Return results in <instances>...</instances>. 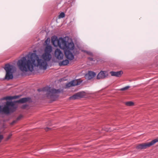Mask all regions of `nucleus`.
<instances>
[{
    "label": "nucleus",
    "instance_id": "1a4fd4ad",
    "mask_svg": "<svg viewBox=\"0 0 158 158\" xmlns=\"http://www.w3.org/2000/svg\"><path fill=\"white\" fill-rule=\"evenodd\" d=\"M55 57L58 60H61L63 58L64 54L58 48L56 49L55 52Z\"/></svg>",
    "mask_w": 158,
    "mask_h": 158
},
{
    "label": "nucleus",
    "instance_id": "bb28decb",
    "mask_svg": "<svg viewBox=\"0 0 158 158\" xmlns=\"http://www.w3.org/2000/svg\"><path fill=\"white\" fill-rule=\"evenodd\" d=\"M3 137L2 135H0V142L1 140L3 139Z\"/></svg>",
    "mask_w": 158,
    "mask_h": 158
},
{
    "label": "nucleus",
    "instance_id": "412c9836",
    "mask_svg": "<svg viewBox=\"0 0 158 158\" xmlns=\"http://www.w3.org/2000/svg\"><path fill=\"white\" fill-rule=\"evenodd\" d=\"M75 0H72V1L69 0L68 2L70 4V5L72 6L74 4Z\"/></svg>",
    "mask_w": 158,
    "mask_h": 158
},
{
    "label": "nucleus",
    "instance_id": "b1692460",
    "mask_svg": "<svg viewBox=\"0 0 158 158\" xmlns=\"http://www.w3.org/2000/svg\"><path fill=\"white\" fill-rule=\"evenodd\" d=\"M17 122V120H14V121H13L11 123H10V125H13L14 123H16V122Z\"/></svg>",
    "mask_w": 158,
    "mask_h": 158
},
{
    "label": "nucleus",
    "instance_id": "c85d7f7f",
    "mask_svg": "<svg viewBox=\"0 0 158 158\" xmlns=\"http://www.w3.org/2000/svg\"><path fill=\"white\" fill-rule=\"evenodd\" d=\"M2 106L0 105V113L2 112Z\"/></svg>",
    "mask_w": 158,
    "mask_h": 158
},
{
    "label": "nucleus",
    "instance_id": "2eb2a0df",
    "mask_svg": "<svg viewBox=\"0 0 158 158\" xmlns=\"http://www.w3.org/2000/svg\"><path fill=\"white\" fill-rule=\"evenodd\" d=\"M81 82L82 81L78 79L73 80L71 81L72 85L73 86L79 85Z\"/></svg>",
    "mask_w": 158,
    "mask_h": 158
},
{
    "label": "nucleus",
    "instance_id": "39448f33",
    "mask_svg": "<svg viewBox=\"0 0 158 158\" xmlns=\"http://www.w3.org/2000/svg\"><path fill=\"white\" fill-rule=\"evenodd\" d=\"M14 66L9 64H5L4 69L6 71V74L5 78L7 80H10L13 79V70Z\"/></svg>",
    "mask_w": 158,
    "mask_h": 158
},
{
    "label": "nucleus",
    "instance_id": "4468645a",
    "mask_svg": "<svg viewBox=\"0 0 158 158\" xmlns=\"http://www.w3.org/2000/svg\"><path fill=\"white\" fill-rule=\"evenodd\" d=\"M30 99V98H23L17 101L16 102L18 103H24L27 102Z\"/></svg>",
    "mask_w": 158,
    "mask_h": 158
},
{
    "label": "nucleus",
    "instance_id": "5701e85b",
    "mask_svg": "<svg viewBox=\"0 0 158 158\" xmlns=\"http://www.w3.org/2000/svg\"><path fill=\"white\" fill-rule=\"evenodd\" d=\"M22 117V116L21 115H20L17 118L16 120H17V121H18Z\"/></svg>",
    "mask_w": 158,
    "mask_h": 158
},
{
    "label": "nucleus",
    "instance_id": "6ab92c4d",
    "mask_svg": "<svg viewBox=\"0 0 158 158\" xmlns=\"http://www.w3.org/2000/svg\"><path fill=\"white\" fill-rule=\"evenodd\" d=\"M126 105L127 106H132L134 105V103L132 102H128L125 103Z\"/></svg>",
    "mask_w": 158,
    "mask_h": 158
},
{
    "label": "nucleus",
    "instance_id": "423d86ee",
    "mask_svg": "<svg viewBox=\"0 0 158 158\" xmlns=\"http://www.w3.org/2000/svg\"><path fill=\"white\" fill-rule=\"evenodd\" d=\"M157 142H158V138L156 139L149 143L140 144L136 147V148L139 150L145 149L153 145Z\"/></svg>",
    "mask_w": 158,
    "mask_h": 158
},
{
    "label": "nucleus",
    "instance_id": "f257e3e1",
    "mask_svg": "<svg viewBox=\"0 0 158 158\" xmlns=\"http://www.w3.org/2000/svg\"><path fill=\"white\" fill-rule=\"evenodd\" d=\"M52 42L54 47L58 46L63 49L65 55L70 60H72L74 56L72 52L74 48V44L72 39L68 37L63 38L58 37L56 36H52L51 38Z\"/></svg>",
    "mask_w": 158,
    "mask_h": 158
},
{
    "label": "nucleus",
    "instance_id": "7ed1b4c3",
    "mask_svg": "<svg viewBox=\"0 0 158 158\" xmlns=\"http://www.w3.org/2000/svg\"><path fill=\"white\" fill-rule=\"evenodd\" d=\"M49 52H46L42 56V59H40L39 57L36 53H34L36 55V57H34L35 62H36V67L40 66L41 68H43L44 69H46L47 66L48 61L50 60L51 59V55Z\"/></svg>",
    "mask_w": 158,
    "mask_h": 158
},
{
    "label": "nucleus",
    "instance_id": "9b49d317",
    "mask_svg": "<svg viewBox=\"0 0 158 158\" xmlns=\"http://www.w3.org/2000/svg\"><path fill=\"white\" fill-rule=\"evenodd\" d=\"M107 72L105 71H101L98 75L97 79H103L105 78L107 76Z\"/></svg>",
    "mask_w": 158,
    "mask_h": 158
},
{
    "label": "nucleus",
    "instance_id": "473e14b6",
    "mask_svg": "<svg viewBox=\"0 0 158 158\" xmlns=\"http://www.w3.org/2000/svg\"><path fill=\"white\" fill-rule=\"evenodd\" d=\"M106 131H108V130H106Z\"/></svg>",
    "mask_w": 158,
    "mask_h": 158
},
{
    "label": "nucleus",
    "instance_id": "f8f14e48",
    "mask_svg": "<svg viewBox=\"0 0 158 158\" xmlns=\"http://www.w3.org/2000/svg\"><path fill=\"white\" fill-rule=\"evenodd\" d=\"M110 73L112 76L120 77L123 74V72L122 71L117 72L111 71Z\"/></svg>",
    "mask_w": 158,
    "mask_h": 158
},
{
    "label": "nucleus",
    "instance_id": "4be33fe9",
    "mask_svg": "<svg viewBox=\"0 0 158 158\" xmlns=\"http://www.w3.org/2000/svg\"><path fill=\"white\" fill-rule=\"evenodd\" d=\"M71 86H73L72 85L71 82H69L67 83L66 85V87H70Z\"/></svg>",
    "mask_w": 158,
    "mask_h": 158
},
{
    "label": "nucleus",
    "instance_id": "c756f323",
    "mask_svg": "<svg viewBox=\"0 0 158 158\" xmlns=\"http://www.w3.org/2000/svg\"><path fill=\"white\" fill-rule=\"evenodd\" d=\"M48 38L45 41V43L47 44H48Z\"/></svg>",
    "mask_w": 158,
    "mask_h": 158
},
{
    "label": "nucleus",
    "instance_id": "aec40b11",
    "mask_svg": "<svg viewBox=\"0 0 158 158\" xmlns=\"http://www.w3.org/2000/svg\"><path fill=\"white\" fill-rule=\"evenodd\" d=\"M130 87V86H127L124 87H123V88L120 89H119V90L120 91H124V90L127 89Z\"/></svg>",
    "mask_w": 158,
    "mask_h": 158
},
{
    "label": "nucleus",
    "instance_id": "a878e982",
    "mask_svg": "<svg viewBox=\"0 0 158 158\" xmlns=\"http://www.w3.org/2000/svg\"><path fill=\"white\" fill-rule=\"evenodd\" d=\"M27 106V105H24L22 106L21 108L22 109H24Z\"/></svg>",
    "mask_w": 158,
    "mask_h": 158
},
{
    "label": "nucleus",
    "instance_id": "9d476101",
    "mask_svg": "<svg viewBox=\"0 0 158 158\" xmlns=\"http://www.w3.org/2000/svg\"><path fill=\"white\" fill-rule=\"evenodd\" d=\"M96 73L95 72L89 71L88 73L85 75V77L86 79L89 80L94 77Z\"/></svg>",
    "mask_w": 158,
    "mask_h": 158
},
{
    "label": "nucleus",
    "instance_id": "6e6552de",
    "mask_svg": "<svg viewBox=\"0 0 158 158\" xmlns=\"http://www.w3.org/2000/svg\"><path fill=\"white\" fill-rule=\"evenodd\" d=\"M84 96V94L82 92H78L69 97L70 100H75L83 98Z\"/></svg>",
    "mask_w": 158,
    "mask_h": 158
},
{
    "label": "nucleus",
    "instance_id": "f03ea898",
    "mask_svg": "<svg viewBox=\"0 0 158 158\" xmlns=\"http://www.w3.org/2000/svg\"><path fill=\"white\" fill-rule=\"evenodd\" d=\"M36 56L34 53L30 52L27 56L22 57L17 63L19 69L23 72H32L34 67H36L34 59Z\"/></svg>",
    "mask_w": 158,
    "mask_h": 158
},
{
    "label": "nucleus",
    "instance_id": "7c9ffc66",
    "mask_svg": "<svg viewBox=\"0 0 158 158\" xmlns=\"http://www.w3.org/2000/svg\"><path fill=\"white\" fill-rule=\"evenodd\" d=\"M49 48H50V50H51V46H47L46 47V48L47 49H48Z\"/></svg>",
    "mask_w": 158,
    "mask_h": 158
},
{
    "label": "nucleus",
    "instance_id": "0eeeda50",
    "mask_svg": "<svg viewBox=\"0 0 158 158\" xmlns=\"http://www.w3.org/2000/svg\"><path fill=\"white\" fill-rule=\"evenodd\" d=\"M13 103L12 102H7L6 105L2 108V112L6 114H8L10 113L13 112V111L11 110V108L9 107V106H13Z\"/></svg>",
    "mask_w": 158,
    "mask_h": 158
},
{
    "label": "nucleus",
    "instance_id": "cd10ccee",
    "mask_svg": "<svg viewBox=\"0 0 158 158\" xmlns=\"http://www.w3.org/2000/svg\"><path fill=\"white\" fill-rule=\"evenodd\" d=\"M88 59L90 61H93V58L92 57H89L88 58Z\"/></svg>",
    "mask_w": 158,
    "mask_h": 158
},
{
    "label": "nucleus",
    "instance_id": "ddd939ff",
    "mask_svg": "<svg viewBox=\"0 0 158 158\" xmlns=\"http://www.w3.org/2000/svg\"><path fill=\"white\" fill-rule=\"evenodd\" d=\"M19 97V95H16V96H6V97H4L3 98H2L1 99L2 100H11L13 99H16L18 98Z\"/></svg>",
    "mask_w": 158,
    "mask_h": 158
},
{
    "label": "nucleus",
    "instance_id": "393cba45",
    "mask_svg": "<svg viewBox=\"0 0 158 158\" xmlns=\"http://www.w3.org/2000/svg\"><path fill=\"white\" fill-rule=\"evenodd\" d=\"M51 129V128L48 127H46L45 128V130L46 131H48L49 130H50Z\"/></svg>",
    "mask_w": 158,
    "mask_h": 158
},
{
    "label": "nucleus",
    "instance_id": "dca6fc26",
    "mask_svg": "<svg viewBox=\"0 0 158 158\" xmlns=\"http://www.w3.org/2000/svg\"><path fill=\"white\" fill-rule=\"evenodd\" d=\"M68 59H66L65 60H63L62 61H61L60 63H59V65L60 66L62 65H67L69 63V59H68Z\"/></svg>",
    "mask_w": 158,
    "mask_h": 158
},
{
    "label": "nucleus",
    "instance_id": "f3484780",
    "mask_svg": "<svg viewBox=\"0 0 158 158\" xmlns=\"http://www.w3.org/2000/svg\"><path fill=\"white\" fill-rule=\"evenodd\" d=\"M65 15L64 13L63 12H62L58 16L59 18L60 19L63 18L65 17Z\"/></svg>",
    "mask_w": 158,
    "mask_h": 158
},
{
    "label": "nucleus",
    "instance_id": "a211bd4d",
    "mask_svg": "<svg viewBox=\"0 0 158 158\" xmlns=\"http://www.w3.org/2000/svg\"><path fill=\"white\" fill-rule=\"evenodd\" d=\"M83 52H84L86 53L88 55H90L91 56H93V53L90 51H86V50H84Z\"/></svg>",
    "mask_w": 158,
    "mask_h": 158
},
{
    "label": "nucleus",
    "instance_id": "20e7f679",
    "mask_svg": "<svg viewBox=\"0 0 158 158\" xmlns=\"http://www.w3.org/2000/svg\"><path fill=\"white\" fill-rule=\"evenodd\" d=\"M38 91L39 92L41 91L46 92V96L47 98L50 99L52 101H55L58 98V94L61 91L60 89H57L54 88H51L49 86L44 87L42 89H38Z\"/></svg>",
    "mask_w": 158,
    "mask_h": 158
},
{
    "label": "nucleus",
    "instance_id": "2f4dec72",
    "mask_svg": "<svg viewBox=\"0 0 158 158\" xmlns=\"http://www.w3.org/2000/svg\"><path fill=\"white\" fill-rule=\"evenodd\" d=\"M11 135H10L8 137V138H7V139H9L11 137Z\"/></svg>",
    "mask_w": 158,
    "mask_h": 158
}]
</instances>
